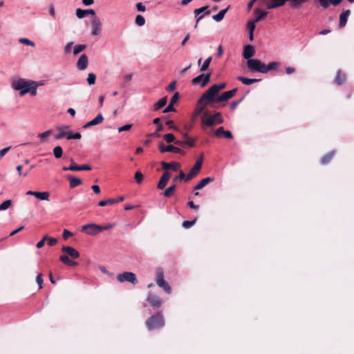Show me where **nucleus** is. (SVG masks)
Here are the masks:
<instances>
[{
	"instance_id": "1",
	"label": "nucleus",
	"mask_w": 354,
	"mask_h": 354,
	"mask_svg": "<svg viewBox=\"0 0 354 354\" xmlns=\"http://www.w3.org/2000/svg\"><path fill=\"white\" fill-rule=\"evenodd\" d=\"M12 88L19 91V95L23 96L28 93L33 96V89L31 80L24 78H15L12 82Z\"/></svg>"
},
{
	"instance_id": "2",
	"label": "nucleus",
	"mask_w": 354,
	"mask_h": 354,
	"mask_svg": "<svg viewBox=\"0 0 354 354\" xmlns=\"http://www.w3.org/2000/svg\"><path fill=\"white\" fill-rule=\"evenodd\" d=\"M226 86L225 83H221L218 84H214L209 88L200 97L201 102L207 103L208 105L212 102H216V95L218 92L225 88Z\"/></svg>"
},
{
	"instance_id": "3",
	"label": "nucleus",
	"mask_w": 354,
	"mask_h": 354,
	"mask_svg": "<svg viewBox=\"0 0 354 354\" xmlns=\"http://www.w3.org/2000/svg\"><path fill=\"white\" fill-rule=\"evenodd\" d=\"M202 123L206 127H214L223 122L222 115L219 112H216L212 115L205 112L201 118Z\"/></svg>"
},
{
	"instance_id": "4",
	"label": "nucleus",
	"mask_w": 354,
	"mask_h": 354,
	"mask_svg": "<svg viewBox=\"0 0 354 354\" xmlns=\"http://www.w3.org/2000/svg\"><path fill=\"white\" fill-rule=\"evenodd\" d=\"M165 325V320L162 314L160 312L151 316L146 321V326L149 330L160 328Z\"/></svg>"
},
{
	"instance_id": "5",
	"label": "nucleus",
	"mask_w": 354,
	"mask_h": 354,
	"mask_svg": "<svg viewBox=\"0 0 354 354\" xmlns=\"http://www.w3.org/2000/svg\"><path fill=\"white\" fill-rule=\"evenodd\" d=\"M304 0H268L266 3L268 9H274L281 7L285 4L286 1H291L290 7L293 8H298Z\"/></svg>"
},
{
	"instance_id": "6",
	"label": "nucleus",
	"mask_w": 354,
	"mask_h": 354,
	"mask_svg": "<svg viewBox=\"0 0 354 354\" xmlns=\"http://www.w3.org/2000/svg\"><path fill=\"white\" fill-rule=\"evenodd\" d=\"M247 66L250 71L264 73V63L259 59H252L247 61Z\"/></svg>"
},
{
	"instance_id": "7",
	"label": "nucleus",
	"mask_w": 354,
	"mask_h": 354,
	"mask_svg": "<svg viewBox=\"0 0 354 354\" xmlns=\"http://www.w3.org/2000/svg\"><path fill=\"white\" fill-rule=\"evenodd\" d=\"M117 279L120 282L128 281L133 285L138 283V279L136 275L131 272H124L121 274H118Z\"/></svg>"
},
{
	"instance_id": "8",
	"label": "nucleus",
	"mask_w": 354,
	"mask_h": 354,
	"mask_svg": "<svg viewBox=\"0 0 354 354\" xmlns=\"http://www.w3.org/2000/svg\"><path fill=\"white\" fill-rule=\"evenodd\" d=\"M156 283L162 288L167 293H171V288L168 283L164 279V272L162 270H159L156 275Z\"/></svg>"
},
{
	"instance_id": "9",
	"label": "nucleus",
	"mask_w": 354,
	"mask_h": 354,
	"mask_svg": "<svg viewBox=\"0 0 354 354\" xmlns=\"http://www.w3.org/2000/svg\"><path fill=\"white\" fill-rule=\"evenodd\" d=\"M203 164L202 158L198 159L194 165V167L191 169L189 174L186 176L185 181H189L195 177L201 171V167Z\"/></svg>"
},
{
	"instance_id": "10",
	"label": "nucleus",
	"mask_w": 354,
	"mask_h": 354,
	"mask_svg": "<svg viewBox=\"0 0 354 354\" xmlns=\"http://www.w3.org/2000/svg\"><path fill=\"white\" fill-rule=\"evenodd\" d=\"M102 22L99 17H95L91 21V35L93 36L99 35L102 32Z\"/></svg>"
},
{
	"instance_id": "11",
	"label": "nucleus",
	"mask_w": 354,
	"mask_h": 354,
	"mask_svg": "<svg viewBox=\"0 0 354 354\" xmlns=\"http://www.w3.org/2000/svg\"><path fill=\"white\" fill-rule=\"evenodd\" d=\"M158 149L161 153L165 152H174L181 154H185V151H183L179 147H175L172 145H165L163 143L160 142L158 145Z\"/></svg>"
},
{
	"instance_id": "12",
	"label": "nucleus",
	"mask_w": 354,
	"mask_h": 354,
	"mask_svg": "<svg viewBox=\"0 0 354 354\" xmlns=\"http://www.w3.org/2000/svg\"><path fill=\"white\" fill-rule=\"evenodd\" d=\"M64 171H89L91 169V167L88 165H77L73 160H71V163L69 167H64L62 168Z\"/></svg>"
},
{
	"instance_id": "13",
	"label": "nucleus",
	"mask_w": 354,
	"mask_h": 354,
	"mask_svg": "<svg viewBox=\"0 0 354 354\" xmlns=\"http://www.w3.org/2000/svg\"><path fill=\"white\" fill-rule=\"evenodd\" d=\"M95 227H100V225L95 223L86 224L82 227V231L85 232L88 235L93 236L100 232V230Z\"/></svg>"
},
{
	"instance_id": "14",
	"label": "nucleus",
	"mask_w": 354,
	"mask_h": 354,
	"mask_svg": "<svg viewBox=\"0 0 354 354\" xmlns=\"http://www.w3.org/2000/svg\"><path fill=\"white\" fill-rule=\"evenodd\" d=\"M69 128V126H62V127H57V130L59 131V133L55 136V138L62 139L63 138H66L69 140V137L71 134V131L67 129Z\"/></svg>"
},
{
	"instance_id": "15",
	"label": "nucleus",
	"mask_w": 354,
	"mask_h": 354,
	"mask_svg": "<svg viewBox=\"0 0 354 354\" xmlns=\"http://www.w3.org/2000/svg\"><path fill=\"white\" fill-rule=\"evenodd\" d=\"M308 0H304L301 3H306ZM323 9H326L330 5L337 6L339 5L342 0H317Z\"/></svg>"
},
{
	"instance_id": "16",
	"label": "nucleus",
	"mask_w": 354,
	"mask_h": 354,
	"mask_svg": "<svg viewBox=\"0 0 354 354\" xmlns=\"http://www.w3.org/2000/svg\"><path fill=\"white\" fill-rule=\"evenodd\" d=\"M88 64V61L87 55L82 54L77 62L76 67L79 71H84L87 68Z\"/></svg>"
},
{
	"instance_id": "17",
	"label": "nucleus",
	"mask_w": 354,
	"mask_h": 354,
	"mask_svg": "<svg viewBox=\"0 0 354 354\" xmlns=\"http://www.w3.org/2000/svg\"><path fill=\"white\" fill-rule=\"evenodd\" d=\"M254 53L255 49L253 46L248 44L243 47V57L247 61L252 59V57L254 56Z\"/></svg>"
},
{
	"instance_id": "18",
	"label": "nucleus",
	"mask_w": 354,
	"mask_h": 354,
	"mask_svg": "<svg viewBox=\"0 0 354 354\" xmlns=\"http://www.w3.org/2000/svg\"><path fill=\"white\" fill-rule=\"evenodd\" d=\"M62 251L66 253V256L71 257L72 259H77L80 257L79 252L73 247L63 246Z\"/></svg>"
},
{
	"instance_id": "19",
	"label": "nucleus",
	"mask_w": 354,
	"mask_h": 354,
	"mask_svg": "<svg viewBox=\"0 0 354 354\" xmlns=\"http://www.w3.org/2000/svg\"><path fill=\"white\" fill-rule=\"evenodd\" d=\"M170 177H171L170 173L167 171H165L162 174V176L160 177V179L158 183V185H157L158 189H163L166 187L169 180L170 179Z\"/></svg>"
},
{
	"instance_id": "20",
	"label": "nucleus",
	"mask_w": 354,
	"mask_h": 354,
	"mask_svg": "<svg viewBox=\"0 0 354 354\" xmlns=\"http://www.w3.org/2000/svg\"><path fill=\"white\" fill-rule=\"evenodd\" d=\"M147 300L153 308H159L162 304L160 297L153 294H149Z\"/></svg>"
},
{
	"instance_id": "21",
	"label": "nucleus",
	"mask_w": 354,
	"mask_h": 354,
	"mask_svg": "<svg viewBox=\"0 0 354 354\" xmlns=\"http://www.w3.org/2000/svg\"><path fill=\"white\" fill-rule=\"evenodd\" d=\"M237 91V88H233L230 91H225L220 96L216 98V102H222L227 100L228 99L232 97Z\"/></svg>"
},
{
	"instance_id": "22",
	"label": "nucleus",
	"mask_w": 354,
	"mask_h": 354,
	"mask_svg": "<svg viewBox=\"0 0 354 354\" xmlns=\"http://www.w3.org/2000/svg\"><path fill=\"white\" fill-rule=\"evenodd\" d=\"M104 120V117L102 113H98L97 116L91 120L90 122H87L83 126L84 129H88L92 126L97 125L100 123H102Z\"/></svg>"
},
{
	"instance_id": "23",
	"label": "nucleus",
	"mask_w": 354,
	"mask_h": 354,
	"mask_svg": "<svg viewBox=\"0 0 354 354\" xmlns=\"http://www.w3.org/2000/svg\"><path fill=\"white\" fill-rule=\"evenodd\" d=\"M214 135L217 137L224 136L228 139H232L233 135L230 131H225L223 127H221L218 128L215 132Z\"/></svg>"
},
{
	"instance_id": "24",
	"label": "nucleus",
	"mask_w": 354,
	"mask_h": 354,
	"mask_svg": "<svg viewBox=\"0 0 354 354\" xmlns=\"http://www.w3.org/2000/svg\"><path fill=\"white\" fill-rule=\"evenodd\" d=\"M351 14L350 10H346L341 12L339 15V27L343 28L347 23L348 18Z\"/></svg>"
},
{
	"instance_id": "25",
	"label": "nucleus",
	"mask_w": 354,
	"mask_h": 354,
	"mask_svg": "<svg viewBox=\"0 0 354 354\" xmlns=\"http://www.w3.org/2000/svg\"><path fill=\"white\" fill-rule=\"evenodd\" d=\"M86 15H95V12L93 9L82 10L81 8L76 9V16L79 19L84 18Z\"/></svg>"
},
{
	"instance_id": "26",
	"label": "nucleus",
	"mask_w": 354,
	"mask_h": 354,
	"mask_svg": "<svg viewBox=\"0 0 354 354\" xmlns=\"http://www.w3.org/2000/svg\"><path fill=\"white\" fill-rule=\"evenodd\" d=\"M162 166L165 170L171 169L174 171H177L180 168V165L178 162L175 161L171 162H163L162 163Z\"/></svg>"
},
{
	"instance_id": "27",
	"label": "nucleus",
	"mask_w": 354,
	"mask_h": 354,
	"mask_svg": "<svg viewBox=\"0 0 354 354\" xmlns=\"http://www.w3.org/2000/svg\"><path fill=\"white\" fill-rule=\"evenodd\" d=\"M207 105V103L201 102V100L199 99L197 102V106L193 113L194 117H197L199 114H201Z\"/></svg>"
},
{
	"instance_id": "28",
	"label": "nucleus",
	"mask_w": 354,
	"mask_h": 354,
	"mask_svg": "<svg viewBox=\"0 0 354 354\" xmlns=\"http://www.w3.org/2000/svg\"><path fill=\"white\" fill-rule=\"evenodd\" d=\"M255 24L256 23L252 19L248 21L247 23V28L248 30L249 39L250 41H253L254 39V31L255 29Z\"/></svg>"
},
{
	"instance_id": "29",
	"label": "nucleus",
	"mask_w": 354,
	"mask_h": 354,
	"mask_svg": "<svg viewBox=\"0 0 354 354\" xmlns=\"http://www.w3.org/2000/svg\"><path fill=\"white\" fill-rule=\"evenodd\" d=\"M214 180V178L207 177L203 178L194 187L196 190H199L205 187L209 183L212 182Z\"/></svg>"
},
{
	"instance_id": "30",
	"label": "nucleus",
	"mask_w": 354,
	"mask_h": 354,
	"mask_svg": "<svg viewBox=\"0 0 354 354\" xmlns=\"http://www.w3.org/2000/svg\"><path fill=\"white\" fill-rule=\"evenodd\" d=\"M229 8H230V6H228L227 8H226L225 9L221 10L218 12V13L212 16V19L214 21H216V22H219V21H222L224 18L225 13L227 12Z\"/></svg>"
},
{
	"instance_id": "31",
	"label": "nucleus",
	"mask_w": 354,
	"mask_h": 354,
	"mask_svg": "<svg viewBox=\"0 0 354 354\" xmlns=\"http://www.w3.org/2000/svg\"><path fill=\"white\" fill-rule=\"evenodd\" d=\"M67 179L68 180V181L70 183V187L72 188L81 185L82 183L81 179H80L77 177H75V176H68L67 177Z\"/></svg>"
},
{
	"instance_id": "32",
	"label": "nucleus",
	"mask_w": 354,
	"mask_h": 354,
	"mask_svg": "<svg viewBox=\"0 0 354 354\" xmlns=\"http://www.w3.org/2000/svg\"><path fill=\"white\" fill-rule=\"evenodd\" d=\"M59 260L64 263L66 266H76L77 265V263L72 261L69 259V257L66 255H61L59 257Z\"/></svg>"
},
{
	"instance_id": "33",
	"label": "nucleus",
	"mask_w": 354,
	"mask_h": 354,
	"mask_svg": "<svg viewBox=\"0 0 354 354\" xmlns=\"http://www.w3.org/2000/svg\"><path fill=\"white\" fill-rule=\"evenodd\" d=\"M167 102V96H165V97H162V98H160L158 101H157L154 105H153V109L155 111H157L160 109H161L162 107H163L164 106L166 105Z\"/></svg>"
},
{
	"instance_id": "34",
	"label": "nucleus",
	"mask_w": 354,
	"mask_h": 354,
	"mask_svg": "<svg viewBox=\"0 0 354 354\" xmlns=\"http://www.w3.org/2000/svg\"><path fill=\"white\" fill-rule=\"evenodd\" d=\"M254 12L257 14V16L255 17L254 19H253L252 20L254 21L255 23L259 22V21H261L263 17H265L268 15L267 11H261L259 9H256L254 10Z\"/></svg>"
},
{
	"instance_id": "35",
	"label": "nucleus",
	"mask_w": 354,
	"mask_h": 354,
	"mask_svg": "<svg viewBox=\"0 0 354 354\" xmlns=\"http://www.w3.org/2000/svg\"><path fill=\"white\" fill-rule=\"evenodd\" d=\"M35 197L41 201H48L50 193L48 192H36Z\"/></svg>"
},
{
	"instance_id": "36",
	"label": "nucleus",
	"mask_w": 354,
	"mask_h": 354,
	"mask_svg": "<svg viewBox=\"0 0 354 354\" xmlns=\"http://www.w3.org/2000/svg\"><path fill=\"white\" fill-rule=\"evenodd\" d=\"M279 66V63L277 62H269L267 65L264 64V73L268 71L276 69Z\"/></svg>"
},
{
	"instance_id": "37",
	"label": "nucleus",
	"mask_w": 354,
	"mask_h": 354,
	"mask_svg": "<svg viewBox=\"0 0 354 354\" xmlns=\"http://www.w3.org/2000/svg\"><path fill=\"white\" fill-rule=\"evenodd\" d=\"M237 79L241 81L245 85H250L253 83L258 82L260 80L258 79H250L242 76H239Z\"/></svg>"
},
{
	"instance_id": "38",
	"label": "nucleus",
	"mask_w": 354,
	"mask_h": 354,
	"mask_svg": "<svg viewBox=\"0 0 354 354\" xmlns=\"http://www.w3.org/2000/svg\"><path fill=\"white\" fill-rule=\"evenodd\" d=\"M335 154V151H332L330 152H329L328 153L324 155L322 158H321V163L322 165H326L327 164L328 162H329V161L332 159V158L333 157Z\"/></svg>"
},
{
	"instance_id": "39",
	"label": "nucleus",
	"mask_w": 354,
	"mask_h": 354,
	"mask_svg": "<svg viewBox=\"0 0 354 354\" xmlns=\"http://www.w3.org/2000/svg\"><path fill=\"white\" fill-rule=\"evenodd\" d=\"M31 84H32V87L33 89V96L37 95V88L39 86H41L44 84V81L36 82V81H32V80H31Z\"/></svg>"
},
{
	"instance_id": "40",
	"label": "nucleus",
	"mask_w": 354,
	"mask_h": 354,
	"mask_svg": "<svg viewBox=\"0 0 354 354\" xmlns=\"http://www.w3.org/2000/svg\"><path fill=\"white\" fill-rule=\"evenodd\" d=\"M52 133L53 131L51 130H48L43 133H39L37 137L41 140L42 142H44L46 141L47 138L50 136Z\"/></svg>"
},
{
	"instance_id": "41",
	"label": "nucleus",
	"mask_w": 354,
	"mask_h": 354,
	"mask_svg": "<svg viewBox=\"0 0 354 354\" xmlns=\"http://www.w3.org/2000/svg\"><path fill=\"white\" fill-rule=\"evenodd\" d=\"M346 80V76L344 74L342 73L341 71H337L336 77H335V82L337 84H342Z\"/></svg>"
},
{
	"instance_id": "42",
	"label": "nucleus",
	"mask_w": 354,
	"mask_h": 354,
	"mask_svg": "<svg viewBox=\"0 0 354 354\" xmlns=\"http://www.w3.org/2000/svg\"><path fill=\"white\" fill-rule=\"evenodd\" d=\"M86 46L85 44H77L75 45L73 48V54L76 55L86 49Z\"/></svg>"
},
{
	"instance_id": "43",
	"label": "nucleus",
	"mask_w": 354,
	"mask_h": 354,
	"mask_svg": "<svg viewBox=\"0 0 354 354\" xmlns=\"http://www.w3.org/2000/svg\"><path fill=\"white\" fill-rule=\"evenodd\" d=\"M117 203V201H115L114 198H109L107 200L100 201L98 203V205L100 207H104L107 205H113Z\"/></svg>"
},
{
	"instance_id": "44",
	"label": "nucleus",
	"mask_w": 354,
	"mask_h": 354,
	"mask_svg": "<svg viewBox=\"0 0 354 354\" xmlns=\"http://www.w3.org/2000/svg\"><path fill=\"white\" fill-rule=\"evenodd\" d=\"M53 154L56 158H60L63 154V149L60 146H57L53 149Z\"/></svg>"
},
{
	"instance_id": "45",
	"label": "nucleus",
	"mask_w": 354,
	"mask_h": 354,
	"mask_svg": "<svg viewBox=\"0 0 354 354\" xmlns=\"http://www.w3.org/2000/svg\"><path fill=\"white\" fill-rule=\"evenodd\" d=\"M176 189V185H172L169 186L167 189H165L163 194L165 197H170L174 192Z\"/></svg>"
},
{
	"instance_id": "46",
	"label": "nucleus",
	"mask_w": 354,
	"mask_h": 354,
	"mask_svg": "<svg viewBox=\"0 0 354 354\" xmlns=\"http://www.w3.org/2000/svg\"><path fill=\"white\" fill-rule=\"evenodd\" d=\"M185 145L186 146H188L189 147H192L194 146L195 145V140L194 139H193L192 138H190L187 136V133H185Z\"/></svg>"
},
{
	"instance_id": "47",
	"label": "nucleus",
	"mask_w": 354,
	"mask_h": 354,
	"mask_svg": "<svg viewBox=\"0 0 354 354\" xmlns=\"http://www.w3.org/2000/svg\"><path fill=\"white\" fill-rule=\"evenodd\" d=\"M86 81L88 84L90 86L95 84L96 81V75L93 73H88Z\"/></svg>"
},
{
	"instance_id": "48",
	"label": "nucleus",
	"mask_w": 354,
	"mask_h": 354,
	"mask_svg": "<svg viewBox=\"0 0 354 354\" xmlns=\"http://www.w3.org/2000/svg\"><path fill=\"white\" fill-rule=\"evenodd\" d=\"M12 205L11 200H6L0 205V211L8 209Z\"/></svg>"
},
{
	"instance_id": "49",
	"label": "nucleus",
	"mask_w": 354,
	"mask_h": 354,
	"mask_svg": "<svg viewBox=\"0 0 354 354\" xmlns=\"http://www.w3.org/2000/svg\"><path fill=\"white\" fill-rule=\"evenodd\" d=\"M19 42L21 43V44H25V45H28V46H32V47H35V42L30 41L28 38H20L19 39Z\"/></svg>"
},
{
	"instance_id": "50",
	"label": "nucleus",
	"mask_w": 354,
	"mask_h": 354,
	"mask_svg": "<svg viewBox=\"0 0 354 354\" xmlns=\"http://www.w3.org/2000/svg\"><path fill=\"white\" fill-rule=\"evenodd\" d=\"M163 138L167 143L174 142L176 140L175 136L172 133H167L164 135Z\"/></svg>"
},
{
	"instance_id": "51",
	"label": "nucleus",
	"mask_w": 354,
	"mask_h": 354,
	"mask_svg": "<svg viewBox=\"0 0 354 354\" xmlns=\"http://www.w3.org/2000/svg\"><path fill=\"white\" fill-rule=\"evenodd\" d=\"M212 61V57H209L208 58H207L203 63L200 70L201 71H205L206 69H207V68L209 67V64H210V62Z\"/></svg>"
},
{
	"instance_id": "52",
	"label": "nucleus",
	"mask_w": 354,
	"mask_h": 354,
	"mask_svg": "<svg viewBox=\"0 0 354 354\" xmlns=\"http://www.w3.org/2000/svg\"><path fill=\"white\" fill-rule=\"evenodd\" d=\"M135 22L138 26H142L145 24V19L142 15H138L136 17Z\"/></svg>"
},
{
	"instance_id": "53",
	"label": "nucleus",
	"mask_w": 354,
	"mask_h": 354,
	"mask_svg": "<svg viewBox=\"0 0 354 354\" xmlns=\"http://www.w3.org/2000/svg\"><path fill=\"white\" fill-rule=\"evenodd\" d=\"M208 8L209 7L207 6H203L201 8L195 9L194 11L195 17L201 16L200 14H201L202 12H203L205 10H207L208 9Z\"/></svg>"
},
{
	"instance_id": "54",
	"label": "nucleus",
	"mask_w": 354,
	"mask_h": 354,
	"mask_svg": "<svg viewBox=\"0 0 354 354\" xmlns=\"http://www.w3.org/2000/svg\"><path fill=\"white\" fill-rule=\"evenodd\" d=\"M196 221V218L194 219L193 221H183L182 226L185 228L188 229L192 227Z\"/></svg>"
},
{
	"instance_id": "55",
	"label": "nucleus",
	"mask_w": 354,
	"mask_h": 354,
	"mask_svg": "<svg viewBox=\"0 0 354 354\" xmlns=\"http://www.w3.org/2000/svg\"><path fill=\"white\" fill-rule=\"evenodd\" d=\"M134 178L136 183L140 184L143 181L144 176L140 171H138L135 173Z\"/></svg>"
},
{
	"instance_id": "56",
	"label": "nucleus",
	"mask_w": 354,
	"mask_h": 354,
	"mask_svg": "<svg viewBox=\"0 0 354 354\" xmlns=\"http://www.w3.org/2000/svg\"><path fill=\"white\" fill-rule=\"evenodd\" d=\"M210 76V73H207L206 75L203 74V81L201 84V87H204L209 82Z\"/></svg>"
},
{
	"instance_id": "57",
	"label": "nucleus",
	"mask_w": 354,
	"mask_h": 354,
	"mask_svg": "<svg viewBox=\"0 0 354 354\" xmlns=\"http://www.w3.org/2000/svg\"><path fill=\"white\" fill-rule=\"evenodd\" d=\"M179 93L178 92H176L174 95L172 96L170 102H169V104H171V105H174L177 101L179 100Z\"/></svg>"
},
{
	"instance_id": "58",
	"label": "nucleus",
	"mask_w": 354,
	"mask_h": 354,
	"mask_svg": "<svg viewBox=\"0 0 354 354\" xmlns=\"http://www.w3.org/2000/svg\"><path fill=\"white\" fill-rule=\"evenodd\" d=\"M36 282L39 286V289H41L42 288L43 284L42 274L41 273L37 274L36 277Z\"/></svg>"
},
{
	"instance_id": "59",
	"label": "nucleus",
	"mask_w": 354,
	"mask_h": 354,
	"mask_svg": "<svg viewBox=\"0 0 354 354\" xmlns=\"http://www.w3.org/2000/svg\"><path fill=\"white\" fill-rule=\"evenodd\" d=\"M176 88V81H172L169 84V86H167V88H166L167 91L169 92H171V91H174Z\"/></svg>"
},
{
	"instance_id": "60",
	"label": "nucleus",
	"mask_w": 354,
	"mask_h": 354,
	"mask_svg": "<svg viewBox=\"0 0 354 354\" xmlns=\"http://www.w3.org/2000/svg\"><path fill=\"white\" fill-rule=\"evenodd\" d=\"M73 46V41H70V42L67 43L64 48V52L66 53H69L71 51Z\"/></svg>"
},
{
	"instance_id": "61",
	"label": "nucleus",
	"mask_w": 354,
	"mask_h": 354,
	"mask_svg": "<svg viewBox=\"0 0 354 354\" xmlns=\"http://www.w3.org/2000/svg\"><path fill=\"white\" fill-rule=\"evenodd\" d=\"M132 127V124H125L122 127H120L118 129V131L119 132H122V131H129L131 129Z\"/></svg>"
},
{
	"instance_id": "62",
	"label": "nucleus",
	"mask_w": 354,
	"mask_h": 354,
	"mask_svg": "<svg viewBox=\"0 0 354 354\" xmlns=\"http://www.w3.org/2000/svg\"><path fill=\"white\" fill-rule=\"evenodd\" d=\"M73 235V234L68 231V230L66 229H64V231H63V239L66 240L67 239H68V237L70 236H72Z\"/></svg>"
},
{
	"instance_id": "63",
	"label": "nucleus",
	"mask_w": 354,
	"mask_h": 354,
	"mask_svg": "<svg viewBox=\"0 0 354 354\" xmlns=\"http://www.w3.org/2000/svg\"><path fill=\"white\" fill-rule=\"evenodd\" d=\"M203 74H201V75H198L197 77H194L192 80V83L194 84H199L201 80L203 81Z\"/></svg>"
},
{
	"instance_id": "64",
	"label": "nucleus",
	"mask_w": 354,
	"mask_h": 354,
	"mask_svg": "<svg viewBox=\"0 0 354 354\" xmlns=\"http://www.w3.org/2000/svg\"><path fill=\"white\" fill-rule=\"evenodd\" d=\"M185 178H186L185 174H184V172L183 171H180L179 175L176 176L174 178V180L176 181L178 180H184L185 181Z\"/></svg>"
}]
</instances>
